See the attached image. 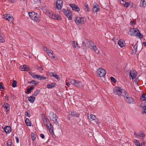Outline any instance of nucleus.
<instances>
[{"label":"nucleus","mask_w":146,"mask_h":146,"mask_svg":"<svg viewBox=\"0 0 146 146\" xmlns=\"http://www.w3.org/2000/svg\"><path fill=\"white\" fill-rule=\"evenodd\" d=\"M113 92L115 95L122 96L123 97L127 95V93L125 90L120 87L116 86L113 88Z\"/></svg>","instance_id":"1"},{"label":"nucleus","mask_w":146,"mask_h":146,"mask_svg":"<svg viewBox=\"0 0 146 146\" xmlns=\"http://www.w3.org/2000/svg\"><path fill=\"white\" fill-rule=\"evenodd\" d=\"M128 33L131 36L138 37L139 38H142L143 37V34L141 33L139 30L136 28L130 29Z\"/></svg>","instance_id":"2"},{"label":"nucleus","mask_w":146,"mask_h":146,"mask_svg":"<svg viewBox=\"0 0 146 146\" xmlns=\"http://www.w3.org/2000/svg\"><path fill=\"white\" fill-rule=\"evenodd\" d=\"M87 44L88 47L92 50H94L96 53L99 52V51L97 50V48L94 43L92 41L88 42Z\"/></svg>","instance_id":"3"},{"label":"nucleus","mask_w":146,"mask_h":146,"mask_svg":"<svg viewBox=\"0 0 146 146\" xmlns=\"http://www.w3.org/2000/svg\"><path fill=\"white\" fill-rule=\"evenodd\" d=\"M86 20L83 17H76L74 21L78 25H82L84 24Z\"/></svg>","instance_id":"4"},{"label":"nucleus","mask_w":146,"mask_h":146,"mask_svg":"<svg viewBox=\"0 0 146 146\" xmlns=\"http://www.w3.org/2000/svg\"><path fill=\"white\" fill-rule=\"evenodd\" d=\"M49 116L50 120L53 121L57 125L58 124V122L57 121L58 117L56 114L52 112H51Z\"/></svg>","instance_id":"5"},{"label":"nucleus","mask_w":146,"mask_h":146,"mask_svg":"<svg viewBox=\"0 0 146 146\" xmlns=\"http://www.w3.org/2000/svg\"><path fill=\"white\" fill-rule=\"evenodd\" d=\"M70 83L77 87L81 88L82 86V84L81 82H79L73 79L70 80Z\"/></svg>","instance_id":"6"},{"label":"nucleus","mask_w":146,"mask_h":146,"mask_svg":"<svg viewBox=\"0 0 146 146\" xmlns=\"http://www.w3.org/2000/svg\"><path fill=\"white\" fill-rule=\"evenodd\" d=\"M123 98L125 99L126 102L128 104H134L135 102V101L133 98L129 97L128 94L127 96L123 97Z\"/></svg>","instance_id":"7"},{"label":"nucleus","mask_w":146,"mask_h":146,"mask_svg":"<svg viewBox=\"0 0 146 146\" xmlns=\"http://www.w3.org/2000/svg\"><path fill=\"white\" fill-rule=\"evenodd\" d=\"M97 73L100 77H103L106 74V70L102 68H100L98 70Z\"/></svg>","instance_id":"8"},{"label":"nucleus","mask_w":146,"mask_h":146,"mask_svg":"<svg viewBox=\"0 0 146 146\" xmlns=\"http://www.w3.org/2000/svg\"><path fill=\"white\" fill-rule=\"evenodd\" d=\"M43 49L46 52L48 56L50 57H52L53 54V52L52 50L49 49L46 47H43Z\"/></svg>","instance_id":"9"},{"label":"nucleus","mask_w":146,"mask_h":146,"mask_svg":"<svg viewBox=\"0 0 146 146\" xmlns=\"http://www.w3.org/2000/svg\"><path fill=\"white\" fill-rule=\"evenodd\" d=\"M63 1L61 0H57L56 2V6L58 9H61Z\"/></svg>","instance_id":"10"},{"label":"nucleus","mask_w":146,"mask_h":146,"mask_svg":"<svg viewBox=\"0 0 146 146\" xmlns=\"http://www.w3.org/2000/svg\"><path fill=\"white\" fill-rule=\"evenodd\" d=\"M69 6L74 11L78 12L80 11V9L79 7L75 4H70L69 5Z\"/></svg>","instance_id":"11"},{"label":"nucleus","mask_w":146,"mask_h":146,"mask_svg":"<svg viewBox=\"0 0 146 146\" xmlns=\"http://www.w3.org/2000/svg\"><path fill=\"white\" fill-rule=\"evenodd\" d=\"M136 72L134 70H131L130 71L129 75H130V78L131 77L132 79L133 80L134 78H135L136 76Z\"/></svg>","instance_id":"12"},{"label":"nucleus","mask_w":146,"mask_h":146,"mask_svg":"<svg viewBox=\"0 0 146 146\" xmlns=\"http://www.w3.org/2000/svg\"><path fill=\"white\" fill-rule=\"evenodd\" d=\"M94 6L92 9V10L94 12H96L99 11V6L98 5L95 3L94 4Z\"/></svg>","instance_id":"13"},{"label":"nucleus","mask_w":146,"mask_h":146,"mask_svg":"<svg viewBox=\"0 0 146 146\" xmlns=\"http://www.w3.org/2000/svg\"><path fill=\"white\" fill-rule=\"evenodd\" d=\"M34 18H33V20L36 21L37 22H39L41 20L40 18L39 15L37 13H36L34 16Z\"/></svg>","instance_id":"14"},{"label":"nucleus","mask_w":146,"mask_h":146,"mask_svg":"<svg viewBox=\"0 0 146 146\" xmlns=\"http://www.w3.org/2000/svg\"><path fill=\"white\" fill-rule=\"evenodd\" d=\"M51 18L53 19H56L58 20H60L62 18L60 16L58 15L53 14Z\"/></svg>","instance_id":"15"},{"label":"nucleus","mask_w":146,"mask_h":146,"mask_svg":"<svg viewBox=\"0 0 146 146\" xmlns=\"http://www.w3.org/2000/svg\"><path fill=\"white\" fill-rule=\"evenodd\" d=\"M48 125V124H47ZM50 126L47 125V127L48 129L50 132V133L51 135L54 134V132L53 131V127L52 125L50 123H49Z\"/></svg>","instance_id":"16"},{"label":"nucleus","mask_w":146,"mask_h":146,"mask_svg":"<svg viewBox=\"0 0 146 146\" xmlns=\"http://www.w3.org/2000/svg\"><path fill=\"white\" fill-rule=\"evenodd\" d=\"M21 70L22 71H27L30 70L29 66L26 65H24L21 66Z\"/></svg>","instance_id":"17"},{"label":"nucleus","mask_w":146,"mask_h":146,"mask_svg":"<svg viewBox=\"0 0 146 146\" xmlns=\"http://www.w3.org/2000/svg\"><path fill=\"white\" fill-rule=\"evenodd\" d=\"M4 129L5 132L7 134L9 133L11 131V127L9 126H7L5 127Z\"/></svg>","instance_id":"18"},{"label":"nucleus","mask_w":146,"mask_h":146,"mask_svg":"<svg viewBox=\"0 0 146 146\" xmlns=\"http://www.w3.org/2000/svg\"><path fill=\"white\" fill-rule=\"evenodd\" d=\"M134 134L135 136L137 137H145V134L143 132L139 133H136L135 132Z\"/></svg>","instance_id":"19"},{"label":"nucleus","mask_w":146,"mask_h":146,"mask_svg":"<svg viewBox=\"0 0 146 146\" xmlns=\"http://www.w3.org/2000/svg\"><path fill=\"white\" fill-rule=\"evenodd\" d=\"M6 112L10 110V105L8 103H4L3 105Z\"/></svg>","instance_id":"20"},{"label":"nucleus","mask_w":146,"mask_h":146,"mask_svg":"<svg viewBox=\"0 0 146 146\" xmlns=\"http://www.w3.org/2000/svg\"><path fill=\"white\" fill-rule=\"evenodd\" d=\"M71 115L72 116L74 117H78L80 116V114L78 113L76 111H72L71 113Z\"/></svg>","instance_id":"21"},{"label":"nucleus","mask_w":146,"mask_h":146,"mask_svg":"<svg viewBox=\"0 0 146 146\" xmlns=\"http://www.w3.org/2000/svg\"><path fill=\"white\" fill-rule=\"evenodd\" d=\"M28 83L31 84V85L32 86H36L38 85L39 83L38 82H37L35 80H31Z\"/></svg>","instance_id":"22"},{"label":"nucleus","mask_w":146,"mask_h":146,"mask_svg":"<svg viewBox=\"0 0 146 146\" xmlns=\"http://www.w3.org/2000/svg\"><path fill=\"white\" fill-rule=\"evenodd\" d=\"M146 5V0H141L140 6L145 7Z\"/></svg>","instance_id":"23"},{"label":"nucleus","mask_w":146,"mask_h":146,"mask_svg":"<svg viewBox=\"0 0 146 146\" xmlns=\"http://www.w3.org/2000/svg\"><path fill=\"white\" fill-rule=\"evenodd\" d=\"M46 14L48 16L51 18L53 14V13L49 10H46L45 12Z\"/></svg>","instance_id":"24"},{"label":"nucleus","mask_w":146,"mask_h":146,"mask_svg":"<svg viewBox=\"0 0 146 146\" xmlns=\"http://www.w3.org/2000/svg\"><path fill=\"white\" fill-rule=\"evenodd\" d=\"M118 43L119 46L121 47H123L125 46V44L123 42V41L122 39H120L118 41Z\"/></svg>","instance_id":"25"},{"label":"nucleus","mask_w":146,"mask_h":146,"mask_svg":"<svg viewBox=\"0 0 146 146\" xmlns=\"http://www.w3.org/2000/svg\"><path fill=\"white\" fill-rule=\"evenodd\" d=\"M29 74L33 78H38V77L39 76L38 75H37L35 73L31 72H29Z\"/></svg>","instance_id":"26"},{"label":"nucleus","mask_w":146,"mask_h":146,"mask_svg":"<svg viewBox=\"0 0 146 146\" xmlns=\"http://www.w3.org/2000/svg\"><path fill=\"white\" fill-rule=\"evenodd\" d=\"M30 18L33 20V18L35 17L36 13L35 12H28Z\"/></svg>","instance_id":"27"},{"label":"nucleus","mask_w":146,"mask_h":146,"mask_svg":"<svg viewBox=\"0 0 146 146\" xmlns=\"http://www.w3.org/2000/svg\"><path fill=\"white\" fill-rule=\"evenodd\" d=\"M35 98L33 96H31L28 98V100L31 103H33L35 99Z\"/></svg>","instance_id":"28"},{"label":"nucleus","mask_w":146,"mask_h":146,"mask_svg":"<svg viewBox=\"0 0 146 146\" xmlns=\"http://www.w3.org/2000/svg\"><path fill=\"white\" fill-rule=\"evenodd\" d=\"M72 45L75 48H80V46L78 45L77 42L76 41H74L73 42Z\"/></svg>","instance_id":"29"},{"label":"nucleus","mask_w":146,"mask_h":146,"mask_svg":"<svg viewBox=\"0 0 146 146\" xmlns=\"http://www.w3.org/2000/svg\"><path fill=\"white\" fill-rule=\"evenodd\" d=\"M40 92V90H36L33 94V96H36Z\"/></svg>","instance_id":"30"},{"label":"nucleus","mask_w":146,"mask_h":146,"mask_svg":"<svg viewBox=\"0 0 146 146\" xmlns=\"http://www.w3.org/2000/svg\"><path fill=\"white\" fill-rule=\"evenodd\" d=\"M5 42V38L3 35L0 34V42Z\"/></svg>","instance_id":"31"},{"label":"nucleus","mask_w":146,"mask_h":146,"mask_svg":"<svg viewBox=\"0 0 146 146\" xmlns=\"http://www.w3.org/2000/svg\"><path fill=\"white\" fill-rule=\"evenodd\" d=\"M52 76L53 77L56 79L58 80L59 81L60 80V78H59V76L58 75L56 74H55V73L54 72H52Z\"/></svg>","instance_id":"32"},{"label":"nucleus","mask_w":146,"mask_h":146,"mask_svg":"<svg viewBox=\"0 0 146 146\" xmlns=\"http://www.w3.org/2000/svg\"><path fill=\"white\" fill-rule=\"evenodd\" d=\"M70 10H66V9H64L63 10L64 14L66 15H67V14H68V13H69V15L70 14V15L71 14L70 13Z\"/></svg>","instance_id":"33"},{"label":"nucleus","mask_w":146,"mask_h":146,"mask_svg":"<svg viewBox=\"0 0 146 146\" xmlns=\"http://www.w3.org/2000/svg\"><path fill=\"white\" fill-rule=\"evenodd\" d=\"M88 118L90 119L93 120L95 119L96 116L92 114H90V116L88 117Z\"/></svg>","instance_id":"34"},{"label":"nucleus","mask_w":146,"mask_h":146,"mask_svg":"<svg viewBox=\"0 0 146 146\" xmlns=\"http://www.w3.org/2000/svg\"><path fill=\"white\" fill-rule=\"evenodd\" d=\"M25 122L26 125L27 126H31V123L30 122V121L29 119L27 118H26Z\"/></svg>","instance_id":"35"},{"label":"nucleus","mask_w":146,"mask_h":146,"mask_svg":"<svg viewBox=\"0 0 146 146\" xmlns=\"http://www.w3.org/2000/svg\"><path fill=\"white\" fill-rule=\"evenodd\" d=\"M36 69L39 71L41 72H42V71L43 70V67L41 65L40 66H36Z\"/></svg>","instance_id":"36"},{"label":"nucleus","mask_w":146,"mask_h":146,"mask_svg":"<svg viewBox=\"0 0 146 146\" xmlns=\"http://www.w3.org/2000/svg\"><path fill=\"white\" fill-rule=\"evenodd\" d=\"M133 142L135 143L136 146H139L140 143L139 141L137 140L134 139Z\"/></svg>","instance_id":"37"},{"label":"nucleus","mask_w":146,"mask_h":146,"mask_svg":"<svg viewBox=\"0 0 146 146\" xmlns=\"http://www.w3.org/2000/svg\"><path fill=\"white\" fill-rule=\"evenodd\" d=\"M123 3H121L125 7H127L129 5H130L129 2H123Z\"/></svg>","instance_id":"38"},{"label":"nucleus","mask_w":146,"mask_h":146,"mask_svg":"<svg viewBox=\"0 0 146 146\" xmlns=\"http://www.w3.org/2000/svg\"><path fill=\"white\" fill-rule=\"evenodd\" d=\"M7 19V20H8V21L10 22H11L13 20V17L10 15L9 16V17H8Z\"/></svg>","instance_id":"39"},{"label":"nucleus","mask_w":146,"mask_h":146,"mask_svg":"<svg viewBox=\"0 0 146 146\" xmlns=\"http://www.w3.org/2000/svg\"><path fill=\"white\" fill-rule=\"evenodd\" d=\"M47 118H44L43 119V122L44 123V124H46V125H47V124H48V122L47 121Z\"/></svg>","instance_id":"40"},{"label":"nucleus","mask_w":146,"mask_h":146,"mask_svg":"<svg viewBox=\"0 0 146 146\" xmlns=\"http://www.w3.org/2000/svg\"><path fill=\"white\" fill-rule=\"evenodd\" d=\"M70 14H71L70 16V14L69 15V13H68V14H67L66 16V17H67L68 18V19L70 20H72V13L71 11H70Z\"/></svg>","instance_id":"41"},{"label":"nucleus","mask_w":146,"mask_h":146,"mask_svg":"<svg viewBox=\"0 0 146 146\" xmlns=\"http://www.w3.org/2000/svg\"><path fill=\"white\" fill-rule=\"evenodd\" d=\"M141 101H145L146 100L145 95L143 94L140 98Z\"/></svg>","instance_id":"42"},{"label":"nucleus","mask_w":146,"mask_h":146,"mask_svg":"<svg viewBox=\"0 0 146 146\" xmlns=\"http://www.w3.org/2000/svg\"><path fill=\"white\" fill-rule=\"evenodd\" d=\"M39 76L38 77V78H37L38 79H40V80H45L46 79V78L45 77H44L43 76H41L40 75H38Z\"/></svg>","instance_id":"43"},{"label":"nucleus","mask_w":146,"mask_h":146,"mask_svg":"<svg viewBox=\"0 0 146 146\" xmlns=\"http://www.w3.org/2000/svg\"><path fill=\"white\" fill-rule=\"evenodd\" d=\"M40 0H31V2L33 4L38 3L40 2Z\"/></svg>","instance_id":"44"},{"label":"nucleus","mask_w":146,"mask_h":146,"mask_svg":"<svg viewBox=\"0 0 146 146\" xmlns=\"http://www.w3.org/2000/svg\"><path fill=\"white\" fill-rule=\"evenodd\" d=\"M85 7H86L85 11H89V8L88 6V5L86 4V3H85L84 4Z\"/></svg>","instance_id":"45"},{"label":"nucleus","mask_w":146,"mask_h":146,"mask_svg":"<svg viewBox=\"0 0 146 146\" xmlns=\"http://www.w3.org/2000/svg\"><path fill=\"white\" fill-rule=\"evenodd\" d=\"M142 111L143 114L146 113V106L143 107L142 109Z\"/></svg>","instance_id":"46"},{"label":"nucleus","mask_w":146,"mask_h":146,"mask_svg":"<svg viewBox=\"0 0 146 146\" xmlns=\"http://www.w3.org/2000/svg\"><path fill=\"white\" fill-rule=\"evenodd\" d=\"M31 137L32 140L34 141L36 139V137L35 135L34 134V133H31Z\"/></svg>","instance_id":"47"},{"label":"nucleus","mask_w":146,"mask_h":146,"mask_svg":"<svg viewBox=\"0 0 146 146\" xmlns=\"http://www.w3.org/2000/svg\"><path fill=\"white\" fill-rule=\"evenodd\" d=\"M7 146H12V143L10 140H9L7 143Z\"/></svg>","instance_id":"48"},{"label":"nucleus","mask_w":146,"mask_h":146,"mask_svg":"<svg viewBox=\"0 0 146 146\" xmlns=\"http://www.w3.org/2000/svg\"><path fill=\"white\" fill-rule=\"evenodd\" d=\"M12 86L13 87H15L17 86V82L15 80L13 81Z\"/></svg>","instance_id":"49"},{"label":"nucleus","mask_w":146,"mask_h":146,"mask_svg":"<svg viewBox=\"0 0 146 146\" xmlns=\"http://www.w3.org/2000/svg\"><path fill=\"white\" fill-rule=\"evenodd\" d=\"M110 80L114 83H115L117 81L116 79H115V78L113 77H110Z\"/></svg>","instance_id":"50"},{"label":"nucleus","mask_w":146,"mask_h":146,"mask_svg":"<svg viewBox=\"0 0 146 146\" xmlns=\"http://www.w3.org/2000/svg\"><path fill=\"white\" fill-rule=\"evenodd\" d=\"M137 44H136L133 46V48L134 49L135 51V52H136V51L137 50Z\"/></svg>","instance_id":"51"},{"label":"nucleus","mask_w":146,"mask_h":146,"mask_svg":"<svg viewBox=\"0 0 146 146\" xmlns=\"http://www.w3.org/2000/svg\"><path fill=\"white\" fill-rule=\"evenodd\" d=\"M10 15H7V14H4L3 15V18L4 19H7V18L9 17V16Z\"/></svg>","instance_id":"52"},{"label":"nucleus","mask_w":146,"mask_h":146,"mask_svg":"<svg viewBox=\"0 0 146 146\" xmlns=\"http://www.w3.org/2000/svg\"><path fill=\"white\" fill-rule=\"evenodd\" d=\"M25 115L28 117H29L30 116V114H29L28 112L27 111H26L25 113Z\"/></svg>","instance_id":"53"},{"label":"nucleus","mask_w":146,"mask_h":146,"mask_svg":"<svg viewBox=\"0 0 146 146\" xmlns=\"http://www.w3.org/2000/svg\"><path fill=\"white\" fill-rule=\"evenodd\" d=\"M56 84L54 82L50 84L52 88L54 87V86H56Z\"/></svg>","instance_id":"54"},{"label":"nucleus","mask_w":146,"mask_h":146,"mask_svg":"<svg viewBox=\"0 0 146 146\" xmlns=\"http://www.w3.org/2000/svg\"><path fill=\"white\" fill-rule=\"evenodd\" d=\"M31 91L28 88L27 89V92H25L27 94H29L31 93Z\"/></svg>","instance_id":"55"},{"label":"nucleus","mask_w":146,"mask_h":146,"mask_svg":"<svg viewBox=\"0 0 146 146\" xmlns=\"http://www.w3.org/2000/svg\"><path fill=\"white\" fill-rule=\"evenodd\" d=\"M5 99L6 100H8V101L9 100V96L7 95H6V96H5Z\"/></svg>","instance_id":"56"},{"label":"nucleus","mask_w":146,"mask_h":146,"mask_svg":"<svg viewBox=\"0 0 146 146\" xmlns=\"http://www.w3.org/2000/svg\"><path fill=\"white\" fill-rule=\"evenodd\" d=\"M47 87L48 88H52V87L51 86L50 84H48L47 85Z\"/></svg>","instance_id":"57"},{"label":"nucleus","mask_w":146,"mask_h":146,"mask_svg":"<svg viewBox=\"0 0 146 146\" xmlns=\"http://www.w3.org/2000/svg\"><path fill=\"white\" fill-rule=\"evenodd\" d=\"M40 136L42 139H44V136L43 134H41L40 135Z\"/></svg>","instance_id":"58"},{"label":"nucleus","mask_w":146,"mask_h":146,"mask_svg":"<svg viewBox=\"0 0 146 146\" xmlns=\"http://www.w3.org/2000/svg\"><path fill=\"white\" fill-rule=\"evenodd\" d=\"M86 46V44L84 41H82V46L84 47Z\"/></svg>","instance_id":"59"},{"label":"nucleus","mask_w":146,"mask_h":146,"mask_svg":"<svg viewBox=\"0 0 146 146\" xmlns=\"http://www.w3.org/2000/svg\"><path fill=\"white\" fill-rule=\"evenodd\" d=\"M15 139L16 140L17 143H18L19 142V139L18 137L16 136L15 137Z\"/></svg>","instance_id":"60"},{"label":"nucleus","mask_w":146,"mask_h":146,"mask_svg":"<svg viewBox=\"0 0 146 146\" xmlns=\"http://www.w3.org/2000/svg\"><path fill=\"white\" fill-rule=\"evenodd\" d=\"M17 0H9V1L11 3H15Z\"/></svg>","instance_id":"61"},{"label":"nucleus","mask_w":146,"mask_h":146,"mask_svg":"<svg viewBox=\"0 0 146 146\" xmlns=\"http://www.w3.org/2000/svg\"><path fill=\"white\" fill-rule=\"evenodd\" d=\"M42 120L43 119V118H46L45 117V115H44L43 114H42Z\"/></svg>","instance_id":"62"},{"label":"nucleus","mask_w":146,"mask_h":146,"mask_svg":"<svg viewBox=\"0 0 146 146\" xmlns=\"http://www.w3.org/2000/svg\"><path fill=\"white\" fill-rule=\"evenodd\" d=\"M145 144L144 142H143L141 143V144H140L139 146H143Z\"/></svg>","instance_id":"63"},{"label":"nucleus","mask_w":146,"mask_h":146,"mask_svg":"<svg viewBox=\"0 0 146 146\" xmlns=\"http://www.w3.org/2000/svg\"><path fill=\"white\" fill-rule=\"evenodd\" d=\"M4 87L1 84H0V89H4Z\"/></svg>","instance_id":"64"}]
</instances>
